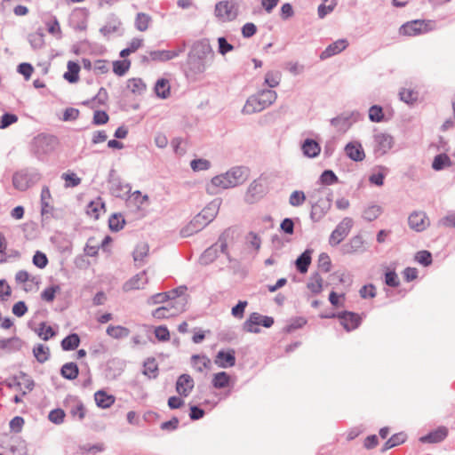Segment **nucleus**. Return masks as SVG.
Listing matches in <instances>:
<instances>
[{"instance_id": "obj_40", "label": "nucleus", "mask_w": 455, "mask_h": 455, "mask_svg": "<svg viewBox=\"0 0 455 455\" xmlns=\"http://www.w3.org/2000/svg\"><path fill=\"white\" fill-rule=\"evenodd\" d=\"M151 21V17L146 13L140 12L137 14L135 19V27L138 30L143 32L146 31Z\"/></svg>"}, {"instance_id": "obj_2", "label": "nucleus", "mask_w": 455, "mask_h": 455, "mask_svg": "<svg viewBox=\"0 0 455 455\" xmlns=\"http://www.w3.org/2000/svg\"><path fill=\"white\" fill-rule=\"evenodd\" d=\"M207 214L208 211L204 209L200 213L196 215L193 220L182 229V235L184 236H189L205 228L212 220V216L208 217Z\"/></svg>"}, {"instance_id": "obj_21", "label": "nucleus", "mask_w": 455, "mask_h": 455, "mask_svg": "<svg viewBox=\"0 0 455 455\" xmlns=\"http://www.w3.org/2000/svg\"><path fill=\"white\" fill-rule=\"evenodd\" d=\"M191 364L195 371L203 372L211 369L212 362L206 355H194L191 357Z\"/></svg>"}, {"instance_id": "obj_50", "label": "nucleus", "mask_w": 455, "mask_h": 455, "mask_svg": "<svg viewBox=\"0 0 455 455\" xmlns=\"http://www.w3.org/2000/svg\"><path fill=\"white\" fill-rule=\"evenodd\" d=\"M306 201V195L303 191L295 190L289 197V204L291 206L298 207L302 205Z\"/></svg>"}, {"instance_id": "obj_20", "label": "nucleus", "mask_w": 455, "mask_h": 455, "mask_svg": "<svg viewBox=\"0 0 455 455\" xmlns=\"http://www.w3.org/2000/svg\"><path fill=\"white\" fill-rule=\"evenodd\" d=\"M345 152L354 161H363L365 157L362 145L357 142L348 143L345 148Z\"/></svg>"}, {"instance_id": "obj_17", "label": "nucleus", "mask_w": 455, "mask_h": 455, "mask_svg": "<svg viewBox=\"0 0 455 455\" xmlns=\"http://www.w3.org/2000/svg\"><path fill=\"white\" fill-rule=\"evenodd\" d=\"M375 147L382 154L387 152L393 146V138L386 133H378L374 136Z\"/></svg>"}, {"instance_id": "obj_29", "label": "nucleus", "mask_w": 455, "mask_h": 455, "mask_svg": "<svg viewBox=\"0 0 455 455\" xmlns=\"http://www.w3.org/2000/svg\"><path fill=\"white\" fill-rule=\"evenodd\" d=\"M106 332L109 337L116 339H124L130 335V330L122 325H109Z\"/></svg>"}, {"instance_id": "obj_27", "label": "nucleus", "mask_w": 455, "mask_h": 455, "mask_svg": "<svg viewBox=\"0 0 455 455\" xmlns=\"http://www.w3.org/2000/svg\"><path fill=\"white\" fill-rule=\"evenodd\" d=\"M302 150L305 156L315 157L320 154L321 148L315 140L307 139L302 145Z\"/></svg>"}, {"instance_id": "obj_62", "label": "nucleus", "mask_w": 455, "mask_h": 455, "mask_svg": "<svg viewBox=\"0 0 455 455\" xmlns=\"http://www.w3.org/2000/svg\"><path fill=\"white\" fill-rule=\"evenodd\" d=\"M154 332L159 341H168L170 339V331L166 326H158Z\"/></svg>"}, {"instance_id": "obj_15", "label": "nucleus", "mask_w": 455, "mask_h": 455, "mask_svg": "<svg viewBox=\"0 0 455 455\" xmlns=\"http://www.w3.org/2000/svg\"><path fill=\"white\" fill-rule=\"evenodd\" d=\"M339 318L340 320V324L347 331L356 329L359 326L361 321V318L358 315L351 312L342 313L339 315Z\"/></svg>"}, {"instance_id": "obj_60", "label": "nucleus", "mask_w": 455, "mask_h": 455, "mask_svg": "<svg viewBox=\"0 0 455 455\" xmlns=\"http://www.w3.org/2000/svg\"><path fill=\"white\" fill-rule=\"evenodd\" d=\"M48 418L52 423L60 424L64 421L65 412L61 409H55L50 411Z\"/></svg>"}, {"instance_id": "obj_31", "label": "nucleus", "mask_w": 455, "mask_h": 455, "mask_svg": "<svg viewBox=\"0 0 455 455\" xmlns=\"http://www.w3.org/2000/svg\"><path fill=\"white\" fill-rule=\"evenodd\" d=\"M155 92L159 98L166 99L171 95V85L169 80L161 78L155 85Z\"/></svg>"}, {"instance_id": "obj_30", "label": "nucleus", "mask_w": 455, "mask_h": 455, "mask_svg": "<svg viewBox=\"0 0 455 455\" xmlns=\"http://www.w3.org/2000/svg\"><path fill=\"white\" fill-rule=\"evenodd\" d=\"M176 56H178V52L175 51L161 50L149 52V57L153 61H167Z\"/></svg>"}, {"instance_id": "obj_36", "label": "nucleus", "mask_w": 455, "mask_h": 455, "mask_svg": "<svg viewBox=\"0 0 455 455\" xmlns=\"http://www.w3.org/2000/svg\"><path fill=\"white\" fill-rule=\"evenodd\" d=\"M148 245L144 242L139 243L133 251V259L135 262L141 264L144 261V258L148 254Z\"/></svg>"}, {"instance_id": "obj_52", "label": "nucleus", "mask_w": 455, "mask_h": 455, "mask_svg": "<svg viewBox=\"0 0 455 455\" xmlns=\"http://www.w3.org/2000/svg\"><path fill=\"white\" fill-rule=\"evenodd\" d=\"M369 118L372 122L379 123L384 119V113L381 107L374 105L369 109Z\"/></svg>"}, {"instance_id": "obj_22", "label": "nucleus", "mask_w": 455, "mask_h": 455, "mask_svg": "<svg viewBox=\"0 0 455 455\" xmlns=\"http://www.w3.org/2000/svg\"><path fill=\"white\" fill-rule=\"evenodd\" d=\"M448 431L445 427H439L435 431L421 436L419 441L421 443H435L443 441L447 436Z\"/></svg>"}, {"instance_id": "obj_41", "label": "nucleus", "mask_w": 455, "mask_h": 455, "mask_svg": "<svg viewBox=\"0 0 455 455\" xmlns=\"http://www.w3.org/2000/svg\"><path fill=\"white\" fill-rule=\"evenodd\" d=\"M212 186L220 188L227 189L232 188L230 181L228 180L227 173L217 175L212 179Z\"/></svg>"}, {"instance_id": "obj_56", "label": "nucleus", "mask_w": 455, "mask_h": 455, "mask_svg": "<svg viewBox=\"0 0 455 455\" xmlns=\"http://www.w3.org/2000/svg\"><path fill=\"white\" fill-rule=\"evenodd\" d=\"M85 407L80 402L76 403L70 411L72 417L79 420H82L85 417Z\"/></svg>"}, {"instance_id": "obj_44", "label": "nucleus", "mask_w": 455, "mask_h": 455, "mask_svg": "<svg viewBox=\"0 0 455 455\" xmlns=\"http://www.w3.org/2000/svg\"><path fill=\"white\" fill-rule=\"evenodd\" d=\"M131 67V61L124 60H116L113 62V72L122 76L125 75V73L129 70Z\"/></svg>"}, {"instance_id": "obj_24", "label": "nucleus", "mask_w": 455, "mask_h": 455, "mask_svg": "<svg viewBox=\"0 0 455 455\" xmlns=\"http://www.w3.org/2000/svg\"><path fill=\"white\" fill-rule=\"evenodd\" d=\"M94 399L96 404L103 409L109 408L116 401V398L112 395H108L103 390H99L94 394Z\"/></svg>"}, {"instance_id": "obj_53", "label": "nucleus", "mask_w": 455, "mask_h": 455, "mask_svg": "<svg viewBox=\"0 0 455 455\" xmlns=\"http://www.w3.org/2000/svg\"><path fill=\"white\" fill-rule=\"evenodd\" d=\"M124 220L120 214H114L109 218L108 225L111 230L118 231L123 228Z\"/></svg>"}, {"instance_id": "obj_33", "label": "nucleus", "mask_w": 455, "mask_h": 455, "mask_svg": "<svg viewBox=\"0 0 455 455\" xmlns=\"http://www.w3.org/2000/svg\"><path fill=\"white\" fill-rule=\"evenodd\" d=\"M296 267L297 269L304 274L307 271L309 265L311 264V251H305L297 259H296Z\"/></svg>"}, {"instance_id": "obj_57", "label": "nucleus", "mask_w": 455, "mask_h": 455, "mask_svg": "<svg viewBox=\"0 0 455 455\" xmlns=\"http://www.w3.org/2000/svg\"><path fill=\"white\" fill-rule=\"evenodd\" d=\"M38 335L44 339L48 340L55 335L53 329L43 323L39 326Z\"/></svg>"}, {"instance_id": "obj_19", "label": "nucleus", "mask_w": 455, "mask_h": 455, "mask_svg": "<svg viewBox=\"0 0 455 455\" xmlns=\"http://www.w3.org/2000/svg\"><path fill=\"white\" fill-rule=\"evenodd\" d=\"M31 180L28 172H18L12 177V184L15 188L25 191L31 186Z\"/></svg>"}, {"instance_id": "obj_37", "label": "nucleus", "mask_w": 455, "mask_h": 455, "mask_svg": "<svg viewBox=\"0 0 455 455\" xmlns=\"http://www.w3.org/2000/svg\"><path fill=\"white\" fill-rule=\"evenodd\" d=\"M80 344V338L76 333H72L68 336H67L63 340L61 341V347L63 350L68 351V350H74L76 347H78Z\"/></svg>"}, {"instance_id": "obj_8", "label": "nucleus", "mask_w": 455, "mask_h": 455, "mask_svg": "<svg viewBox=\"0 0 455 455\" xmlns=\"http://www.w3.org/2000/svg\"><path fill=\"white\" fill-rule=\"evenodd\" d=\"M11 387H13L25 395L28 391H31L34 387V381L28 375L24 372H19L12 378Z\"/></svg>"}, {"instance_id": "obj_9", "label": "nucleus", "mask_w": 455, "mask_h": 455, "mask_svg": "<svg viewBox=\"0 0 455 455\" xmlns=\"http://www.w3.org/2000/svg\"><path fill=\"white\" fill-rule=\"evenodd\" d=\"M408 223L411 229L421 232L429 226V220L424 212H414L409 216Z\"/></svg>"}, {"instance_id": "obj_43", "label": "nucleus", "mask_w": 455, "mask_h": 455, "mask_svg": "<svg viewBox=\"0 0 455 455\" xmlns=\"http://www.w3.org/2000/svg\"><path fill=\"white\" fill-rule=\"evenodd\" d=\"M33 353L35 357L39 363H44L48 360L50 355V350L49 347L39 344L36 347H34Z\"/></svg>"}, {"instance_id": "obj_12", "label": "nucleus", "mask_w": 455, "mask_h": 455, "mask_svg": "<svg viewBox=\"0 0 455 455\" xmlns=\"http://www.w3.org/2000/svg\"><path fill=\"white\" fill-rule=\"evenodd\" d=\"M195 382L188 374L180 375L176 382V391L179 395L187 397L193 390Z\"/></svg>"}, {"instance_id": "obj_23", "label": "nucleus", "mask_w": 455, "mask_h": 455, "mask_svg": "<svg viewBox=\"0 0 455 455\" xmlns=\"http://www.w3.org/2000/svg\"><path fill=\"white\" fill-rule=\"evenodd\" d=\"M236 233L231 228L226 229L220 236L217 244L223 253H227L228 246L233 243L235 239Z\"/></svg>"}, {"instance_id": "obj_25", "label": "nucleus", "mask_w": 455, "mask_h": 455, "mask_svg": "<svg viewBox=\"0 0 455 455\" xmlns=\"http://www.w3.org/2000/svg\"><path fill=\"white\" fill-rule=\"evenodd\" d=\"M255 96L264 109L273 104L277 98L276 92L272 90H263L255 94Z\"/></svg>"}, {"instance_id": "obj_54", "label": "nucleus", "mask_w": 455, "mask_h": 455, "mask_svg": "<svg viewBox=\"0 0 455 455\" xmlns=\"http://www.w3.org/2000/svg\"><path fill=\"white\" fill-rule=\"evenodd\" d=\"M190 166L194 172L205 171L211 167V163L210 161L203 158L194 159L191 161Z\"/></svg>"}, {"instance_id": "obj_26", "label": "nucleus", "mask_w": 455, "mask_h": 455, "mask_svg": "<svg viewBox=\"0 0 455 455\" xmlns=\"http://www.w3.org/2000/svg\"><path fill=\"white\" fill-rule=\"evenodd\" d=\"M68 71L64 74V78L71 83L75 84L79 81L80 66L72 60H69L67 65Z\"/></svg>"}, {"instance_id": "obj_45", "label": "nucleus", "mask_w": 455, "mask_h": 455, "mask_svg": "<svg viewBox=\"0 0 455 455\" xmlns=\"http://www.w3.org/2000/svg\"><path fill=\"white\" fill-rule=\"evenodd\" d=\"M406 440V435L403 433L393 435L384 444V450L391 449L395 446L403 443Z\"/></svg>"}, {"instance_id": "obj_5", "label": "nucleus", "mask_w": 455, "mask_h": 455, "mask_svg": "<svg viewBox=\"0 0 455 455\" xmlns=\"http://www.w3.org/2000/svg\"><path fill=\"white\" fill-rule=\"evenodd\" d=\"M274 319L270 316L261 315L259 313H252L244 323V329L248 332H259V326L269 328L273 325Z\"/></svg>"}, {"instance_id": "obj_11", "label": "nucleus", "mask_w": 455, "mask_h": 455, "mask_svg": "<svg viewBox=\"0 0 455 455\" xmlns=\"http://www.w3.org/2000/svg\"><path fill=\"white\" fill-rule=\"evenodd\" d=\"M42 216L52 215L54 210L53 199L47 186L43 187L40 196Z\"/></svg>"}, {"instance_id": "obj_58", "label": "nucleus", "mask_w": 455, "mask_h": 455, "mask_svg": "<svg viewBox=\"0 0 455 455\" xmlns=\"http://www.w3.org/2000/svg\"><path fill=\"white\" fill-rule=\"evenodd\" d=\"M108 69V62L106 60H97L93 63V71L97 75H104Z\"/></svg>"}, {"instance_id": "obj_38", "label": "nucleus", "mask_w": 455, "mask_h": 455, "mask_svg": "<svg viewBox=\"0 0 455 455\" xmlns=\"http://www.w3.org/2000/svg\"><path fill=\"white\" fill-rule=\"evenodd\" d=\"M451 165V161L446 154L437 155L432 164V167L435 171H440L445 167Z\"/></svg>"}, {"instance_id": "obj_6", "label": "nucleus", "mask_w": 455, "mask_h": 455, "mask_svg": "<svg viewBox=\"0 0 455 455\" xmlns=\"http://www.w3.org/2000/svg\"><path fill=\"white\" fill-rule=\"evenodd\" d=\"M267 181L261 177L255 180L248 188L246 192V201L250 204H253L267 193Z\"/></svg>"}, {"instance_id": "obj_46", "label": "nucleus", "mask_w": 455, "mask_h": 455, "mask_svg": "<svg viewBox=\"0 0 455 455\" xmlns=\"http://www.w3.org/2000/svg\"><path fill=\"white\" fill-rule=\"evenodd\" d=\"M419 92L411 88H403L400 92V98L406 103H413L418 100Z\"/></svg>"}, {"instance_id": "obj_35", "label": "nucleus", "mask_w": 455, "mask_h": 455, "mask_svg": "<svg viewBox=\"0 0 455 455\" xmlns=\"http://www.w3.org/2000/svg\"><path fill=\"white\" fill-rule=\"evenodd\" d=\"M323 280L319 274H314L307 282V289L314 294H318L323 290Z\"/></svg>"}, {"instance_id": "obj_32", "label": "nucleus", "mask_w": 455, "mask_h": 455, "mask_svg": "<svg viewBox=\"0 0 455 455\" xmlns=\"http://www.w3.org/2000/svg\"><path fill=\"white\" fill-rule=\"evenodd\" d=\"M264 108L260 105V102L259 101L258 98L255 95L251 96L247 101L245 102L243 112L247 115H251L256 112H260Z\"/></svg>"}, {"instance_id": "obj_63", "label": "nucleus", "mask_w": 455, "mask_h": 455, "mask_svg": "<svg viewBox=\"0 0 455 455\" xmlns=\"http://www.w3.org/2000/svg\"><path fill=\"white\" fill-rule=\"evenodd\" d=\"M169 300H170V294L166 293V292H161V293H156V294L153 295L152 297H150V299H148V304L156 305V304L168 302Z\"/></svg>"}, {"instance_id": "obj_7", "label": "nucleus", "mask_w": 455, "mask_h": 455, "mask_svg": "<svg viewBox=\"0 0 455 455\" xmlns=\"http://www.w3.org/2000/svg\"><path fill=\"white\" fill-rule=\"evenodd\" d=\"M352 226L353 220L351 219H344L331 234L330 243L335 246L341 243L348 235Z\"/></svg>"}, {"instance_id": "obj_51", "label": "nucleus", "mask_w": 455, "mask_h": 455, "mask_svg": "<svg viewBox=\"0 0 455 455\" xmlns=\"http://www.w3.org/2000/svg\"><path fill=\"white\" fill-rule=\"evenodd\" d=\"M60 291V287L59 285H52L45 288L42 293L41 298L43 300L46 302H52L55 299V295L57 292Z\"/></svg>"}, {"instance_id": "obj_18", "label": "nucleus", "mask_w": 455, "mask_h": 455, "mask_svg": "<svg viewBox=\"0 0 455 455\" xmlns=\"http://www.w3.org/2000/svg\"><path fill=\"white\" fill-rule=\"evenodd\" d=\"M234 382V379L226 371H220L213 374L212 384L217 388L228 387Z\"/></svg>"}, {"instance_id": "obj_28", "label": "nucleus", "mask_w": 455, "mask_h": 455, "mask_svg": "<svg viewBox=\"0 0 455 455\" xmlns=\"http://www.w3.org/2000/svg\"><path fill=\"white\" fill-rule=\"evenodd\" d=\"M60 374L63 378L73 380L76 379L79 374V369L75 363H66L60 369Z\"/></svg>"}, {"instance_id": "obj_47", "label": "nucleus", "mask_w": 455, "mask_h": 455, "mask_svg": "<svg viewBox=\"0 0 455 455\" xmlns=\"http://www.w3.org/2000/svg\"><path fill=\"white\" fill-rule=\"evenodd\" d=\"M127 88L134 93H140L146 89V84L142 79L134 77L127 81Z\"/></svg>"}, {"instance_id": "obj_39", "label": "nucleus", "mask_w": 455, "mask_h": 455, "mask_svg": "<svg viewBox=\"0 0 455 455\" xmlns=\"http://www.w3.org/2000/svg\"><path fill=\"white\" fill-rule=\"evenodd\" d=\"M282 75L277 70L268 71L265 76V84L270 88L276 87L281 82Z\"/></svg>"}, {"instance_id": "obj_3", "label": "nucleus", "mask_w": 455, "mask_h": 455, "mask_svg": "<svg viewBox=\"0 0 455 455\" xmlns=\"http://www.w3.org/2000/svg\"><path fill=\"white\" fill-rule=\"evenodd\" d=\"M237 13L236 4L232 1H220L215 5V15L223 22L235 20Z\"/></svg>"}, {"instance_id": "obj_34", "label": "nucleus", "mask_w": 455, "mask_h": 455, "mask_svg": "<svg viewBox=\"0 0 455 455\" xmlns=\"http://www.w3.org/2000/svg\"><path fill=\"white\" fill-rule=\"evenodd\" d=\"M103 212L104 204L100 200L92 201L86 208L87 215L94 220H98Z\"/></svg>"}, {"instance_id": "obj_13", "label": "nucleus", "mask_w": 455, "mask_h": 455, "mask_svg": "<svg viewBox=\"0 0 455 455\" xmlns=\"http://www.w3.org/2000/svg\"><path fill=\"white\" fill-rule=\"evenodd\" d=\"M148 283L146 271H142L132 277L124 284V291H130L133 290L143 289Z\"/></svg>"}, {"instance_id": "obj_10", "label": "nucleus", "mask_w": 455, "mask_h": 455, "mask_svg": "<svg viewBox=\"0 0 455 455\" xmlns=\"http://www.w3.org/2000/svg\"><path fill=\"white\" fill-rule=\"evenodd\" d=\"M235 352L234 349L220 350L214 358V363L220 368H229L235 364Z\"/></svg>"}, {"instance_id": "obj_4", "label": "nucleus", "mask_w": 455, "mask_h": 455, "mask_svg": "<svg viewBox=\"0 0 455 455\" xmlns=\"http://www.w3.org/2000/svg\"><path fill=\"white\" fill-rule=\"evenodd\" d=\"M430 30L429 23L421 20L406 22L399 28V34L404 36H416Z\"/></svg>"}, {"instance_id": "obj_61", "label": "nucleus", "mask_w": 455, "mask_h": 455, "mask_svg": "<svg viewBox=\"0 0 455 455\" xmlns=\"http://www.w3.org/2000/svg\"><path fill=\"white\" fill-rule=\"evenodd\" d=\"M385 283L390 287H397L400 283L397 274L392 270L387 271L385 274Z\"/></svg>"}, {"instance_id": "obj_42", "label": "nucleus", "mask_w": 455, "mask_h": 455, "mask_svg": "<svg viewBox=\"0 0 455 455\" xmlns=\"http://www.w3.org/2000/svg\"><path fill=\"white\" fill-rule=\"evenodd\" d=\"M61 179L65 181V188H75L80 185L82 180L75 172H67L62 173Z\"/></svg>"}, {"instance_id": "obj_1", "label": "nucleus", "mask_w": 455, "mask_h": 455, "mask_svg": "<svg viewBox=\"0 0 455 455\" xmlns=\"http://www.w3.org/2000/svg\"><path fill=\"white\" fill-rule=\"evenodd\" d=\"M187 301L180 298L179 301L169 302L168 305L159 307L152 312V316L157 320L168 319L178 315L185 310Z\"/></svg>"}, {"instance_id": "obj_64", "label": "nucleus", "mask_w": 455, "mask_h": 455, "mask_svg": "<svg viewBox=\"0 0 455 455\" xmlns=\"http://www.w3.org/2000/svg\"><path fill=\"white\" fill-rule=\"evenodd\" d=\"M33 263L39 268H44L48 264L46 255L41 251H36L33 257Z\"/></svg>"}, {"instance_id": "obj_49", "label": "nucleus", "mask_w": 455, "mask_h": 455, "mask_svg": "<svg viewBox=\"0 0 455 455\" xmlns=\"http://www.w3.org/2000/svg\"><path fill=\"white\" fill-rule=\"evenodd\" d=\"M382 212V209L379 205L368 206L363 212V218L368 221L376 220Z\"/></svg>"}, {"instance_id": "obj_14", "label": "nucleus", "mask_w": 455, "mask_h": 455, "mask_svg": "<svg viewBox=\"0 0 455 455\" xmlns=\"http://www.w3.org/2000/svg\"><path fill=\"white\" fill-rule=\"evenodd\" d=\"M348 46V42L346 39H339L334 43L328 45L324 51H323L320 54V58L322 60L328 59L331 56H334L342 51H344Z\"/></svg>"}, {"instance_id": "obj_55", "label": "nucleus", "mask_w": 455, "mask_h": 455, "mask_svg": "<svg viewBox=\"0 0 455 455\" xmlns=\"http://www.w3.org/2000/svg\"><path fill=\"white\" fill-rule=\"evenodd\" d=\"M415 260L427 267L432 263V255L428 251H419L415 255Z\"/></svg>"}, {"instance_id": "obj_59", "label": "nucleus", "mask_w": 455, "mask_h": 455, "mask_svg": "<svg viewBox=\"0 0 455 455\" xmlns=\"http://www.w3.org/2000/svg\"><path fill=\"white\" fill-rule=\"evenodd\" d=\"M29 42L33 48L39 49L44 44V34L41 32H36L29 36Z\"/></svg>"}, {"instance_id": "obj_48", "label": "nucleus", "mask_w": 455, "mask_h": 455, "mask_svg": "<svg viewBox=\"0 0 455 455\" xmlns=\"http://www.w3.org/2000/svg\"><path fill=\"white\" fill-rule=\"evenodd\" d=\"M158 371V365L155 358H148L144 363V371L143 373L148 377L155 378L156 376Z\"/></svg>"}, {"instance_id": "obj_16", "label": "nucleus", "mask_w": 455, "mask_h": 455, "mask_svg": "<svg viewBox=\"0 0 455 455\" xmlns=\"http://www.w3.org/2000/svg\"><path fill=\"white\" fill-rule=\"evenodd\" d=\"M232 188L244 182L248 178V170L243 167H235L226 172Z\"/></svg>"}]
</instances>
